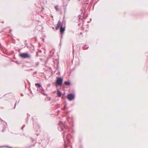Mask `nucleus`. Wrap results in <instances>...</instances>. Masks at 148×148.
<instances>
[{"label":"nucleus","mask_w":148,"mask_h":148,"mask_svg":"<svg viewBox=\"0 0 148 148\" xmlns=\"http://www.w3.org/2000/svg\"><path fill=\"white\" fill-rule=\"evenodd\" d=\"M59 125L62 130L63 131V138L65 143V148H67L66 144L67 142L69 143L70 140L69 137L71 136L69 134H67L66 132H68L69 130V128L65 124V122L63 123V122L60 121L59 123Z\"/></svg>","instance_id":"1"},{"label":"nucleus","mask_w":148,"mask_h":148,"mask_svg":"<svg viewBox=\"0 0 148 148\" xmlns=\"http://www.w3.org/2000/svg\"><path fill=\"white\" fill-rule=\"evenodd\" d=\"M60 32L61 33V34H63V32L65 31V27H63L62 25H61V22L60 21H58V23L57 24V26L56 27V30H58L59 28L60 27Z\"/></svg>","instance_id":"2"},{"label":"nucleus","mask_w":148,"mask_h":148,"mask_svg":"<svg viewBox=\"0 0 148 148\" xmlns=\"http://www.w3.org/2000/svg\"><path fill=\"white\" fill-rule=\"evenodd\" d=\"M20 57L23 59L29 58H31V56L30 55L28 54L27 53H23L20 54Z\"/></svg>","instance_id":"3"},{"label":"nucleus","mask_w":148,"mask_h":148,"mask_svg":"<svg viewBox=\"0 0 148 148\" xmlns=\"http://www.w3.org/2000/svg\"><path fill=\"white\" fill-rule=\"evenodd\" d=\"M63 81V78L61 77H57L56 82V84L58 86H61Z\"/></svg>","instance_id":"4"},{"label":"nucleus","mask_w":148,"mask_h":148,"mask_svg":"<svg viewBox=\"0 0 148 148\" xmlns=\"http://www.w3.org/2000/svg\"><path fill=\"white\" fill-rule=\"evenodd\" d=\"M75 95H74L71 93L67 95V98L69 101H71L74 99Z\"/></svg>","instance_id":"5"},{"label":"nucleus","mask_w":148,"mask_h":148,"mask_svg":"<svg viewBox=\"0 0 148 148\" xmlns=\"http://www.w3.org/2000/svg\"><path fill=\"white\" fill-rule=\"evenodd\" d=\"M39 62H37L33 64L32 65V66L34 67H35L37 66Z\"/></svg>","instance_id":"6"},{"label":"nucleus","mask_w":148,"mask_h":148,"mask_svg":"<svg viewBox=\"0 0 148 148\" xmlns=\"http://www.w3.org/2000/svg\"><path fill=\"white\" fill-rule=\"evenodd\" d=\"M64 83L66 85L69 86L71 84V83L69 82H65Z\"/></svg>","instance_id":"7"},{"label":"nucleus","mask_w":148,"mask_h":148,"mask_svg":"<svg viewBox=\"0 0 148 148\" xmlns=\"http://www.w3.org/2000/svg\"><path fill=\"white\" fill-rule=\"evenodd\" d=\"M57 94L58 95L59 97H60L61 95V92L59 90H58Z\"/></svg>","instance_id":"8"},{"label":"nucleus","mask_w":148,"mask_h":148,"mask_svg":"<svg viewBox=\"0 0 148 148\" xmlns=\"http://www.w3.org/2000/svg\"><path fill=\"white\" fill-rule=\"evenodd\" d=\"M35 85L36 87L37 88H40L41 86L40 84L38 83H36L35 84Z\"/></svg>","instance_id":"9"},{"label":"nucleus","mask_w":148,"mask_h":148,"mask_svg":"<svg viewBox=\"0 0 148 148\" xmlns=\"http://www.w3.org/2000/svg\"><path fill=\"white\" fill-rule=\"evenodd\" d=\"M55 8L57 11H58L59 10V6L58 5H56L55 7Z\"/></svg>","instance_id":"10"},{"label":"nucleus","mask_w":148,"mask_h":148,"mask_svg":"<svg viewBox=\"0 0 148 148\" xmlns=\"http://www.w3.org/2000/svg\"><path fill=\"white\" fill-rule=\"evenodd\" d=\"M4 127H5V128H4L3 129V130H2V131L3 132H4V131L5 130V128H6V127L7 126V124L6 123L5 124V125H4Z\"/></svg>","instance_id":"11"},{"label":"nucleus","mask_w":148,"mask_h":148,"mask_svg":"<svg viewBox=\"0 0 148 148\" xmlns=\"http://www.w3.org/2000/svg\"><path fill=\"white\" fill-rule=\"evenodd\" d=\"M16 103H15V104L14 107V108H15V106H16Z\"/></svg>","instance_id":"12"},{"label":"nucleus","mask_w":148,"mask_h":148,"mask_svg":"<svg viewBox=\"0 0 148 148\" xmlns=\"http://www.w3.org/2000/svg\"><path fill=\"white\" fill-rule=\"evenodd\" d=\"M23 127H22V130H23Z\"/></svg>","instance_id":"13"},{"label":"nucleus","mask_w":148,"mask_h":148,"mask_svg":"<svg viewBox=\"0 0 148 148\" xmlns=\"http://www.w3.org/2000/svg\"><path fill=\"white\" fill-rule=\"evenodd\" d=\"M19 102V101H18V102L17 103H18Z\"/></svg>","instance_id":"14"},{"label":"nucleus","mask_w":148,"mask_h":148,"mask_svg":"<svg viewBox=\"0 0 148 148\" xmlns=\"http://www.w3.org/2000/svg\"><path fill=\"white\" fill-rule=\"evenodd\" d=\"M33 125H34V123H33Z\"/></svg>","instance_id":"15"},{"label":"nucleus","mask_w":148,"mask_h":148,"mask_svg":"<svg viewBox=\"0 0 148 148\" xmlns=\"http://www.w3.org/2000/svg\"><path fill=\"white\" fill-rule=\"evenodd\" d=\"M2 147L1 146H0V147Z\"/></svg>","instance_id":"16"}]
</instances>
